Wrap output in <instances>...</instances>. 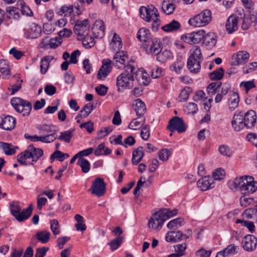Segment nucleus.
Returning <instances> with one entry per match:
<instances>
[{"label":"nucleus","instance_id":"15","mask_svg":"<svg viewBox=\"0 0 257 257\" xmlns=\"http://www.w3.org/2000/svg\"><path fill=\"white\" fill-rule=\"evenodd\" d=\"M165 221V218L159 210L153 214L149 220L148 227L150 228L160 230Z\"/></svg>","mask_w":257,"mask_h":257},{"label":"nucleus","instance_id":"24","mask_svg":"<svg viewBox=\"0 0 257 257\" xmlns=\"http://www.w3.org/2000/svg\"><path fill=\"white\" fill-rule=\"evenodd\" d=\"M249 58V54L245 51H241L237 52L233 55L232 59L234 65H240L246 62Z\"/></svg>","mask_w":257,"mask_h":257},{"label":"nucleus","instance_id":"22","mask_svg":"<svg viewBox=\"0 0 257 257\" xmlns=\"http://www.w3.org/2000/svg\"><path fill=\"white\" fill-rule=\"evenodd\" d=\"M197 185L198 187L203 191L213 188L214 186L213 179L208 176L200 179L197 182Z\"/></svg>","mask_w":257,"mask_h":257},{"label":"nucleus","instance_id":"46","mask_svg":"<svg viewBox=\"0 0 257 257\" xmlns=\"http://www.w3.org/2000/svg\"><path fill=\"white\" fill-rule=\"evenodd\" d=\"M183 222V218L178 217L169 221L167 226L169 229H176L182 225Z\"/></svg>","mask_w":257,"mask_h":257},{"label":"nucleus","instance_id":"2","mask_svg":"<svg viewBox=\"0 0 257 257\" xmlns=\"http://www.w3.org/2000/svg\"><path fill=\"white\" fill-rule=\"evenodd\" d=\"M43 155L42 149L30 145L25 151L18 155L17 161L23 165H34Z\"/></svg>","mask_w":257,"mask_h":257},{"label":"nucleus","instance_id":"36","mask_svg":"<svg viewBox=\"0 0 257 257\" xmlns=\"http://www.w3.org/2000/svg\"><path fill=\"white\" fill-rule=\"evenodd\" d=\"M181 26L179 22L173 20L170 23L164 25L162 29L166 32H173L178 30Z\"/></svg>","mask_w":257,"mask_h":257},{"label":"nucleus","instance_id":"55","mask_svg":"<svg viewBox=\"0 0 257 257\" xmlns=\"http://www.w3.org/2000/svg\"><path fill=\"white\" fill-rule=\"evenodd\" d=\"M238 16H241V19L239 18V22L241 23V28L243 30H246L248 29L250 26V21L247 18L245 17V15L243 13H238Z\"/></svg>","mask_w":257,"mask_h":257},{"label":"nucleus","instance_id":"4","mask_svg":"<svg viewBox=\"0 0 257 257\" xmlns=\"http://www.w3.org/2000/svg\"><path fill=\"white\" fill-rule=\"evenodd\" d=\"M9 207L11 213L19 222H22L28 219L33 211L32 204H30L27 208L22 210L19 203L16 201L10 203Z\"/></svg>","mask_w":257,"mask_h":257},{"label":"nucleus","instance_id":"30","mask_svg":"<svg viewBox=\"0 0 257 257\" xmlns=\"http://www.w3.org/2000/svg\"><path fill=\"white\" fill-rule=\"evenodd\" d=\"M137 38L141 42L148 43L152 39L151 34L149 30L142 28L138 32Z\"/></svg>","mask_w":257,"mask_h":257},{"label":"nucleus","instance_id":"19","mask_svg":"<svg viewBox=\"0 0 257 257\" xmlns=\"http://www.w3.org/2000/svg\"><path fill=\"white\" fill-rule=\"evenodd\" d=\"M242 245L244 250L247 251H251L256 248L257 238L253 235L248 234L242 238Z\"/></svg>","mask_w":257,"mask_h":257},{"label":"nucleus","instance_id":"28","mask_svg":"<svg viewBox=\"0 0 257 257\" xmlns=\"http://www.w3.org/2000/svg\"><path fill=\"white\" fill-rule=\"evenodd\" d=\"M146 45L150 47V51L153 54L156 55L162 50V44L158 38L152 39Z\"/></svg>","mask_w":257,"mask_h":257},{"label":"nucleus","instance_id":"3","mask_svg":"<svg viewBox=\"0 0 257 257\" xmlns=\"http://www.w3.org/2000/svg\"><path fill=\"white\" fill-rule=\"evenodd\" d=\"M232 184L234 188L239 189L245 195L252 194L257 190V182L251 176H244L236 178Z\"/></svg>","mask_w":257,"mask_h":257},{"label":"nucleus","instance_id":"57","mask_svg":"<svg viewBox=\"0 0 257 257\" xmlns=\"http://www.w3.org/2000/svg\"><path fill=\"white\" fill-rule=\"evenodd\" d=\"M82 37H83L82 38V44L85 48H90L94 45V39L92 37H89L87 35Z\"/></svg>","mask_w":257,"mask_h":257},{"label":"nucleus","instance_id":"61","mask_svg":"<svg viewBox=\"0 0 257 257\" xmlns=\"http://www.w3.org/2000/svg\"><path fill=\"white\" fill-rule=\"evenodd\" d=\"M20 5L21 6V13L23 15H26L27 16H30L33 14L32 10L30 8L25 5L24 2L22 0L20 1Z\"/></svg>","mask_w":257,"mask_h":257},{"label":"nucleus","instance_id":"64","mask_svg":"<svg viewBox=\"0 0 257 257\" xmlns=\"http://www.w3.org/2000/svg\"><path fill=\"white\" fill-rule=\"evenodd\" d=\"M211 250H207L203 248L198 249L195 253L196 257H210Z\"/></svg>","mask_w":257,"mask_h":257},{"label":"nucleus","instance_id":"51","mask_svg":"<svg viewBox=\"0 0 257 257\" xmlns=\"http://www.w3.org/2000/svg\"><path fill=\"white\" fill-rule=\"evenodd\" d=\"M224 72V69L220 67L210 73V78L212 80H219L223 77Z\"/></svg>","mask_w":257,"mask_h":257},{"label":"nucleus","instance_id":"21","mask_svg":"<svg viewBox=\"0 0 257 257\" xmlns=\"http://www.w3.org/2000/svg\"><path fill=\"white\" fill-rule=\"evenodd\" d=\"M244 124L247 128H251L254 126L256 121V112L253 110L247 111L243 116Z\"/></svg>","mask_w":257,"mask_h":257},{"label":"nucleus","instance_id":"56","mask_svg":"<svg viewBox=\"0 0 257 257\" xmlns=\"http://www.w3.org/2000/svg\"><path fill=\"white\" fill-rule=\"evenodd\" d=\"M2 147L7 155H12L16 153V149L10 144L7 143H2Z\"/></svg>","mask_w":257,"mask_h":257},{"label":"nucleus","instance_id":"5","mask_svg":"<svg viewBox=\"0 0 257 257\" xmlns=\"http://www.w3.org/2000/svg\"><path fill=\"white\" fill-rule=\"evenodd\" d=\"M212 12L208 9L201 12L188 21L190 25L195 27H204L212 21Z\"/></svg>","mask_w":257,"mask_h":257},{"label":"nucleus","instance_id":"29","mask_svg":"<svg viewBox=\"0 0 257 257\" xmlns=\"http://www.w3.org/2000/svg\"><path fill=\"white\" fill-rule=\"evenodd\" d=\"M201 63L192 58H188L187 67L189 72L194 74L198 73L201 69Z\"/></svg>","mask_w":257,"mask_h":257},{"label":"nucleus","instance_id":"34","mask_svg":"<svg viewBox=\"0 0 257 257\" xmlns=\"http://www.w3.org/2000/svg\"><path fill=\"white\" fill-rule=\"evenodd\" d=\"M187 245L185 243L177 244L174 246L175 253L168 255V257H180L185 254Z\"/></svg>","mask_w":257,"mask_h":257},{"label":"nucleus","instance_id":"38","mask_svg":"<svg viewBox=\"0 0 257 257\" xmlns=\"http://www.w3.org/2000/svg\"><path fill=\"white\" fill-rule=\"evenodd\" d=\"M185 63L181 59H178L170 66V70L176 74H180L184 67Z\"/></svg>","mask_w":257,"mask_h":257},{"label":"nucleus","instance_id":"9","mask_svg":"<svg viewBox=\"0 0 257 257\" xmlns=\"http://www.w3.org/2000/svg\"><path fill=\"white\" fill-rule=\"evenodd\" d=\"M192 235V232L191 229L186 230L185 233L181 231H172L167 233L165 238L167 242H178L189 239Z\"/></svg>","mask_w":257,"mask_h":257},{"label":"nucleus","instance_id":"32","mask_svg":"<svg viewBox=\"0 0 257 257\" xmlns=\"http://www.w3.org/2000/svg\"><path fill=\"white\" fill-rule=\"evenodd\" d=\"M144 155L143 148L142 147H138L133 152L132 164L134 165L138 164L142 160Z\"/></svg>","mask_w":257,"mask_h":257},{"label":"nucleus","instance_id":"17","mask_svg":"<svg viewBox=\"0 0 257 257\" xmlns=\"http://www.w3.org/2000/svg\"><path fill=\"white\" fill-rule=\"evenodd\" d=\"M89 29L88 21L85 19L83 21H77L74 27V31L78 36H85L88 35Z\"/></svg>","mask_w":257,"mask_h":257},{"label":"nucleus","instance_id":"48","mask_svg":"<svg viewBox=\"0 0 257 257\" xmlns=\"http://www.w3.org/2000/svg\"><path fill=\"white\" fill-rule=\"evenodd\" d=\"M123 239V238L122 236H118L117 237L107 243V244L110 247L111 250L113 251L116 250L121 244Z\"/></svg>","mask_w":257,"mask_h":257},{"label":"nucleus","instance_id":"47","mask_svg":"<svg viewBox=\"0 0 257 257\" xmlns=\"http://www.w3.org/2000/svg\"><path fill=\"white\" fill-rule=\"evenodd\" d=\"M77 165H79L84 173H88L90 169V164L89 162L83 158H79L77 161Z\"/></svg>","mask_w":257,"mask_h":257},{"label":"nucleus","instance_id":"18","mask_svg":"<svg viewBox=\"0 0 257 257\" xmlns=\"http://www.w3.org/2000/svg\"><path fill=\"white\" fill-rule=\"evenodd\" d=\"M102 65L97 74L98 79L104 80L111 71V61L108 59L102 60Z\"/></svg>","mask_w":257,"mask_h":257},{"label":"nucleus","instance_id":"54","mask_svg":"<svg viewBox=\"0 0 257 257\" xmlns=\"http://www.w3.org/2000/svg\"><path fill=\"white\" fill-rule=\"evenodd\" d=\"M160 210L162 213L164 218H165V220L176 215L178 213V210L176 209L171 210L170 209L164 208Z\"/></svg>","mask_w":257,"mask_h":257},{"label":"nucleus","instance_id":"26","mask_svg":"<svg viewBox=\"0 0 257 257\" xmlns=\"http://www.w3.org/2000/svg\"><path fill=\"white\" fill-rule=\"evenodd\" d=\"M217 36L214 33H208L207 34H204L203 44L208 48H212L214 47L217 42Z\"/></svg>","mask_w":257,"mask_h":257},{"label":"nucleus","instance_id":"33","mask_svg":"<svg viewBox=\"0 0 257 257\" xmlns=\"http://www.w3.org/2000/svg\"><path fill=\"white\" fill-rule=\"evenodd\" d=\"M93 109V104L90 103L86 104L82 108L76 115L75 119L78 118H86L91 113Z\"/></svg>","mask_w":257,"mask_h":257},{"label":"nucleus","instance_id":"44","mask_svg":"<svg viewBox=\"0 0 257 257\" xmlns=\"http://www.w3.org/2000/svg\"><path fill=\"white\" fill-rule=\"evenodd\" d=\"M74 131V129H70L68 131L62 132L60 133V136L58 137H57V139L69 143L73 136Z\"/></svg>","mask_w":257,"mask_h":257},{"label":"nucleus","instance_id":"8","mask_svg":"<svg viewBox=\"0 0 257 257\" xmlns=\"http://www.w3.org/2000/svg\"><path fill=\"white\" fill-rule=\"evenodd\" d=\"M139 13L141 18L146 22H150L152 20L159 17L158 10L153 5L141 6Z\"/></svg>","mask_w":257,"mask_h":257},{"label":"nucleus","instance_id":"7","mask_svg":"<svg viewBox=\"0 0 257 257\" xmlns=\"http://www.w3.org/2000/svg\"><path fill=\"white\" fill-rule=\"evenodd\" d=\"M131 61H135L133 60H128L126 52L123 51L116 52L113 57L111 64L118 69H125L128 63Z\"/></svg>","mask_w":257,"mask_h":257},{"label":"nucleus","instance_id":"12","mask_svg":"<svg viewBox=\"0 0 257 257\" xmlns=\"http://www.w3.org/2000/svg\"><path fill=\"white\" fill-rule=\"evenodd\" d=\"M167 128L172 132L177 131L179 133H182L186 131V126L182 118L175 116L170 120Z\"/></svg>","mask_w":257,"mask_h":257},{"label":"nucleus","instance_id":"45","mask_svg":"<svg viewBox=\"0 0 257 257\" xmlns=\"http://www.w3.org/2000/svg\"><path fill=\"white\" fill-rule=\"evenodd\" d=\"M156 55L157 60L161 63H164L171 57L172 53L169 50H164L162 51H161Z\"/></svg>","mask_w":257,"mask_h":257},{"label":"nucleus","instance_id":"31","mask_svg":"<svg viewBox=\"0 0 257 257\" xmlns=\"http://www.w3.org/2000/svg\"><path fill=\"white\" fill-rule=\"evenodd\" d=\"M134 105L137 116H141L145 113L146 111V105L141 99H136L134 101Z\"/></svg>","mask_w":257,"mask_h":257},{"label":"nucleus","instance_id":"27","mask_svg":"<svg viewBox=\"0 0 257 257\" xmlns=\"http://www.w3.org/2000/svg\"><path fill=\"white\" fill-rule=\"evenodd\" d=\"M37 128L39 131V134L44 135L43 136L53 135L54 140L57 139V131L52 129V126L46 124L38 125Z\"/></svg>","mask_w":257,"mask_h":257},{"label":"nucleus","instance_id":"10","mask_svg":"<svg viewBox=\"0 0 257 257\" xmlns=\"http://www.w3.org/2000/svg\"><path fill=\"white\" fill-rule=\"evenodd\" d=\"M81 13L80 7L78 5L74 4V5H64L57 12V14L61 16L71 17L72 19L73 17L78 16Z\"/></svg>","mask_w":257,"mask_h":257},{"label":"nucleus","instance_id":"14","mask_svg":"<svg viewBox=\"0 0 257 257\" xmlns=\"http://www.w3.org/2000/svg\"><path fill=\"white\" fill-rule=\"evenodd\" d=\"M25 38L27 39H34L40 36L41 28L35 23H30L28 27L23 30Z\"/></svg>","mask_w":257,"mask_h":257},{"label":"nucleus","instance_id":"23","mask_svg":"<svg viewBox=\"0 0 257 257\" xmlns=\"http://www.w3.org/2000/svg\"><path fill=\"white\" fill-rule=\"evenodd\" d=\"M243 114L242 112L238 114L235 113L231 121V124L235 131L239 132L245 127L243 119Z\"/></svg>","mask_w":257,"mask_h":257},{"label":"nucleus","instance_id":"37","mask_svg":"<svg viewBox=\"0 0 257 257\" xmlns=\"http://www.w3.org/2000/svg\"><path fill=\"white\" fill-rule=\"evenodd\" d=\"M111 150L105 147L104 143H101L94 151V155L96 156L108 155L111 153Z\"/></svg>","mask_w":257,"mask_h":257},{"label":"nucleus","instance_id":"1","mask_svg":"<svg viewBox=\"0 0 257 257\" xmlns=\"http://www.w3.org/2000/svg\"><path fill=\"white\" fill-rule=\"evenodd\" d=\"M137 69L135 61H131L128 63L125 69H124V71L117 77L116 86L118 92H122L124 89L133 87Z\"/></svg>","mask_w":257,"mask_h":257},{"label":"nucleus","instance_id":"43","mask_svg":"<svg viewBox=\"0 0 257 257\" xmlns=\"http://www.w3.org/2000/svg\"><path fill=\"white\" fill-rule=\"evenodd\" d=\"M239 247L234 244H230L227 246L222 251L226 256L233 255L238 253Z\"/></svg>","mask_w":257,"mask_h":257},{"label":"nucleus","instance_id":"6","mask_svg":"<svg viewBox=\"0 0 257 257\" xmlns=\"http://www.w3.org/2000/svg\"><path fill=\"white\" fill-rule=\"evenodd\" d=\"M11 103L14 108L18 112L22 113V115L28 116L32 110L31 103L20 97H14L11 100Z\"/></svg>","mask_w":257,"mask_h":257},{"label":"nucleus","instance_id":"11","mask_svg":"<svg viewBox=\"0 0 257 257\" xmlns=\"http://www.w3.org/2000/svg\"><path fill=\"white\" fill-rule=\"evenodd\" d=\"M205 34L204 30H199L183 35L182 39L185 42L191 45L198 44L202 40Z\"/></svg>","mask_w":257,"mask_h":257},{"label":"nucleus","instance_id":"58","mask_svg":"<svg viewBox=\"0 0 257 257\" xmlns=\"http://www.w3.org/2000/svg\"><path fill=\"white\" fill-rule=\"evenodd\" d=\"M50 228L54 235H57L60 234V226L59 222L57 219L50 220Z\"/></svg>","mask_w":257,"mask_h":257},{"label":"nucleus","instance_id":"42","mask_svg":"<svg viewBox=\"0 0 257 257\" xmlns=\"http://www.w3.org/2000/svg\"><path fill=\"white\" fill-rule=\"evenodd\" d=\"M52 59V57L50 56H45L41 59L40 63V69L42 74H44L46 73L49 68L50 61Z\"/></svg>","mask_w":257,"mask_h":257},{"label":"nucleus","instance_id":"52","mask_svg":"<svg viewBox=\"0 0 257 257\" xmlns=\"http://www.w3.org/2000/svg\"><path fill=\"white\" fill-rule=\"evenodd\" d=\"M36 236L38 240L43 243H46L50 239V233L44 230L38 232Z\"/></svg>","mask_w":257,"mask_h":257},{"label":"nucleus","instance_id":"35","mask_svg":"<svg viewBox=\"0 0 257 257\" xmlns=\"http://www.w3.org/2000/svg\"><path fill=\"white\" fill-rule=\"evenodd\" d=\"M190 55L188 58H192V59L197 60L200 62H202L203 56L200 47L198 46H193L190 50Z\"/></svg>","mask_w":257,"mask_h":257},{"label":"nucleus","instance_id":"59","mask_svg":"<svg viewBox=\"0 0 257 257\" xmlns=\"http://www.w3.org/2000/svg\"><path fill=\"white\" fill-rule=\"evenodd\" d=\"M225 177V171L221 168H218L212 173V177L213 181L215 180H221L223 179Z\"/></svg>","mask_w":257,"mask_h":257},{"label":"nucleus","instance_id":"20","mask_svg":"<svg viewBox=\"0 0 257 257\" xmlns=\"http://www.w3.org/2000/svg\"><path fill=\"white\" fill-rule=\"evenodd\" d=\"M105 25L102 20H96L92 27L94 37L102 38L105 35Z\"/></svg>","mask_w":257,"mask_h":257},{"label":"nucleus","instance_id":"16","mask_svg":"<svg viewBox=\"0 0 257 257\" xmlns=\"http://www.w3.org/2000/svg\"><path fill=\"white\" fill-rule=\"evenodd\" d=\"M239 18L241 19V17L238 16V14L231 15L227 18L225 24V28L228 34H232L238 30Z\"/></svg>","mask_w":257,"mask_h":257},{"label":"nucleus","instance_id":"39","mask_svg":"<svg viewBox=\"0 0 257 257\" xmlns=\"http://www.w3.org/2000/svg\"><path fill=\"white\" fill-rule=\"evenodd\" d=\"M176 9V6L172 3L164 1L162 4V10L167 15L172 14Z\"/></svg>","mask_w":257,"mask_h":257},{"label":"nucleus","instance_id":"13","mask_svg":"<svg viewBox=\"0 0 257 257\" xmlns=\"http://www.w3.org/2000/svg\"><path fill=\"white\" fill-rule=\"evenodd\" d=\"M90 190L92 194L98 197L103 196L106 191V184L103 179L97 178L93 181Z\"/></svg>","mask_w":257,"mask_h":257},{"label":"nucleus","instance_id":"53","mask_svg":"<svg viewBox=\"0 0 257 257\" xmlns=\"http://www.w3.org/2000/svg\"><path fill=\"white\" fill-rule=\"evenodd\" d=\"M222 83L220 81L212 82L207 87V92L208 94L214 95L216 93L217 89L220 87Z\"/></svg>","mask_w":257,"mask_h":257},{"label":"nucleus","instance_id":"63","mask_svg":"<svg viewBox=\"0 0 257 257\" xmlns=\"http://www.w3.org/2000/svg\"><path fill=\"white\" fill-rule=\"evenodd\" d=\"M49 250L48 247H42L37 248L35 257H44L47 252Z\"/></svg>","mask_w":257,"mask_h":257},{"label":"nucleus","instance_id":"25","mask_svg":"<svg viewBox=\"0 0 257 257\" xmlns=\"http://www.w3.org/2000/svg\"><path fill=\"white\" fill-rule=\"evenodd\" d=\"M16 119L12 116H7L2 120L0 123V127L6 131L13 130L16 125Z\"/></svg>","mask_w":257,"mask_h":257},{"label":"nucleus","instance_id":"60","mask_svg":"<svg viewBox=\"0 0 257 257\" xmlns=\"http://www.w3.org/2000/svg\"><path fill=\"white\" fill-rule=\"evenodd\" d=\"M164 75V70L160 67L155 66L152 69L151 76L153 78H158Z\"/></svg>","mask_w":257,"mask_h":257},{"label":"nucleus","instance_id":"62","mask_svg":"<svg viewBox=\"0 0 257 257\" xmlns=\"http://www.w3.org/2000/svg\"><path fill=\"white\" fill-rule=\"evenodd\" d=\"M170 154L171 153L168 149H164L159 152L158 157L160 160L165 161L169 159Z\"/></svg>","mask_w":257,"mask_h":257},{"label":"nucleus","instance_id":"49","mask_svg":"<svg viewBox=\"0 0 257 257\" xmlns=\"http://www.w3.org/2000/svg\"><path fill=\"white\" fill-rule=\"evenodd\" d=\"M242 216H243V218L247 219H252L254 217L257 218V210L256 206L254 208H249L245 209L242 212Z\"/></svg>","mask_w":257,"mask_h":257},{"label":"nucleus","instance_id":"41","mask_svg":"<svg viewBox=\"0 0 257 257\" xmlns=\"http://www.w3.org/2000/svg\"><path fill=\"white\" fill-rule=\"evenodd\" d=\"M54 139L55 138L53 135L48 136H37L35 135L33 136L31 141L34 142L40 141L44 143H50L54 141Z\"/></svg>","mask_w":257,"mask_h":257},{"label":"nucleus","instance_id":"40","mask_svg":"<svg viewBox=\"0 0 257 257\" xmlns=\"http://www.w3.org/2000/svg\"><path fill=\"white\" fill-rule=\"evenodd\" d=\"M229 105L230 109H234L238 106L239 102V95L237 92H233L228 99Z\"/></svg>","mask_w":257,"mask_h":257},{"label":"nucleus","instance_id":"50","mask_svg":"<svg viewBox=\"0 0 257 257\" xmlns=\"http://www.w3.org/2000/svg\"><path fill=\"white\" fill-rule=\"evenodd\" d=\"M192 89L190 87L187 86L182 89L179 95V101L180 102H185L188 98Z\"/></svg>","mask_w":257,"mask_h":257}]
</instances>
